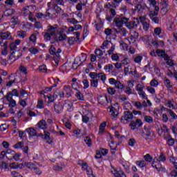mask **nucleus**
Listing matches in <instances>:
<instances>
[{"label":"nucleus","mask_w":177,"mask_h":177,"mask_svg":"<svg viewBox=\"0 0 177 177\" xmlns=\"http://www.w3.org/2000/svg\"><path fill=\"white\" fill-rule=\"evenodd\" d=\"M145 89V86L142 84H138L136 85V91L138 92H142Z\"/></svg>","instance_id":"obj_52"},{"label":"nucleus","mask_w":177,"mask_h":177,"mask_svg":"<svg viewBox=\"0 0 177 177\" xmlns=\"http://www.w3.org/2000/svg\"><path fill=\"white\" fill-rule=\"evenodd\" d=\"M17 35L19 38H25V37H27V33L25 31L19 30L17 32Z\"/></svg>","instance_id":"obj_40"},{"label":"nucleus","mask_w":177,"mask_h":177,"mask_svg":"<svg viewBox=\"0 0 177 177\" xmlns=\"http://www.w3.org/2000/svg\"><path fill=\"white\" fill-rule=\"evenodd\" d=\"M40 73H47L48 68H46V65H41L38 68Z\"/></svg>","instance_id":"obj_49"},{"label":"nucleus","mask_w":177,"mask_h":177,"mask_svg":"<svg viewBox=\"0 0 177 177\" xmlns=\"http://www.w3.org/2000/svg\"><path fill=\"white\" fill-rule=\"evenodd\" d=\"M9 82H7L6 86H10L16 82V74H11L8 76Z\"/></svg>","instance_id":"obj_16"},{"label":"nucleus","mask_w":177,"mask_h":177,"mask_svg":"<svg viewBox=\"0 0 177 177\" xmlns=\"http://www.w3.org/2000/svg\"><path fill=\"white\" fill-rule=\"evenodd\" d=\"M128 21V18L123 17H115L113 19V23L118 28H121L123 24H125Z\"/></svg>","instance_id":"obj_6"},{"label":"nucleus","mask_w":177,"mask_h":177,"mask_svg":"<svg viewBox=\"0 0 177 177\" xmlns=\"http://www.w3.org/2000/svg\"><path fill=\"white\" fill-rule=\"evenodd\" d=\"M113 68H114V66L111 64H107L104 67V70H106L108 73L113 71Z\"/></svg>","instance_id":"obj_41"},{"label":"nucleus","mask_w":177,"mask_h":177,"mask_svg":"<svg viewBox=\"0 0 177 177\" xmlns=\"http://www.w3.org/2000/svg\"><path fill=\"white\" fill-rule=\"evenodd\" d=\"M115 31L116 34H120L122 37H127V34H128V30L122 26L115 29Z\"/></svg>","instance_id":"obj_14"},{"label":"nucleus","mask_w":177,"mask_h":177,"mask_svg":"<svg viewBox=\"0 0 177 177\" xmlns=\"http://www.w3.org/2000/svg\"><path fill=\"white\" fill-rule=\"evenodd\" d=\"M21 42V39H16L15 42H12L10 44V50H17V46L20 45Z\"/></svg>","instance_id":"obj_15"},{"label":"nucleus","mask_w":177,"mask_h":177,"mask_svg":"<svg viewBox=\"0 0 177 177\" xmlns=\"http://www.w3.org/2000/svg\"><path fill=\"white\" fill-rule=\"evenodd\" d=\"M168 133L169 132V129L167 127V125L163 124L162 127H160V129H159V133Z\"/></svg>","instance_id":"obj_31"},{"label":"nucleus","mask_w":177,"mask_h":177,"mask_svg":"<svg viewBox=\"0 0 177 177\" xmlns=\"http://www.w3.org/2000/svg\"><path fill=\"white\" fill-rule=\"evenodd\" d=\"M156 54L159 57H162L164 59L168 58V54L165 53L164 50H156Z\"/></svg>","instance_id":"obj_21"},{"label":"nucleus","mask_w":177,"mask_h":177,"mask_svg":"<svg viewBox=\"0 0 177 177\" xmlns=\"http://www.w3.org/2000/svg\"><path fill=\"white\" fill-rule=\"evenodd\" d=\"M20 96H21V99H23L24 97V96H26V99H25V100H27V97H28V94H27V91H26L24 89H21L20 90Z\"/></svg>","instance_id":"obj_42"},{"label":"nucleus","mask_w":177,"mask_h":177,"mask_svg":"<svg viewBox=\"0 0 177 177\" xmlns=\"http://www.w3.org/2000/svg\"><path fill=\"white\" fill-rule=\"evenodd\" d=\"M11 95L12 96L19 97V91H17V89H13L12 92H8L6 96V99H7V100H12V97H10Z\"/></svg>","instance_id":"obj_18"},{"label":"nucleus","mask_w":177,"mask_h":177,"mask_svg":"<svg viewBox=\"0 0 177 177\" xmlns=\"http://www.w3.org/2000/svg\"><path fill=\"white\" fill-rule=\"evenodd\" d=\"M53 10H54V12L56 13V15L60 13V12H62V8L59 6H57V4H54L53 6Z\"/></svg>","instance_id":"obj_39"},{"label":"nucleus","mask_w":177,"mask_h":177,"mask_svg":"<svg viewBox=\"0 0 177 177\" xmlns=\"http://www.w3.org/2000/svg\"><path fill=\"white\" fill-rule=\"evenodd\" d=\"M24 166L28 168L29 169L35 170V165L32 162H25Z\"/></svg>","instance_id":"obj_34"},{"label":"nucleus","mask_w":177,"mask_h":177,"mask_svg":"<svg viewBox=\"0 0 177 177\" xmlns=\"http://www.w3.org/2000/svg\"><path fill=\"white\" fill-rule=\"evenodd\" d=\"M164 60H166V64H167V66H170L171 67L174 66V61L169 59V55H167V58H165Z\"/></svg>","instance_id":"obj_46"},{"label":"nucleus","mask_w":177,"mask_h":177,"mask_svg":"<svg viewBox=\"0 0 177 177\" xmlns=\"http://www.w3.org/2000/svg\"><path fill=\"white\" fill-rule=\"evenodd\" d=\"M145 120L146 122H148L149 124H151L153 121V119L151 116L146 115L145 117Z\"/></svg>","instance_id":"obj_57"},{"label":"nucleus","mask_w":177,"mask_h":177,"mask_svg":"<svg viewBox=\"0 0 177 177\" xmlns=\"http://www.w3.org/2000/svg\"><path fill=\"white\" fill-rule=\"evenodd\" d=\"M142 136L146 140H149L150 139V136H151V132L149 129H145L142 133Z\"/></svg>","instance_id":"obj_22"},{"label":"nucleus","mask_w":177,"mask_h":177,"mask_svg":"<svg viewBox=\"0 0 177 177\" xmlns=\"http://www.w3.org/2000/svg\"><path fill=\"white\" fill-rule=\"evenodd\" d=\"M97 78L101 80L103 84H104V82H106V80H107V77L106 76V74H104V73H97Z\"/></svg>","instance_id":"obj_27"},{"label":"nucleus","mask_w":177,"mask_h":177,"mask_svg":"<svg viewBox=\"0 0 177 177\" xmlns=\"http://www.w3.org/2000/svg\"><path fill=\"white\" fill-rule=\"evenodd\" d=\"M3 47L1 50V55L6 56L8 55V41H5L3 44H0Z\"/></svg>","instance_id":"obj_23"},{"label":"nucleus","mask_w":177,"mask_h":177,"mask_svg":"<svg viewBox=\"0 0 177 177\" xmlns=\"http://www.w3.org/2000/svg\"><path fill=\"white\" fill-rule=\"evenodd\" d=\"M85 5H86L85 3H78L76 5V9L77 10H82V6H85Z\"/></svg>","instance_id":"obj_63"},{"label":"nucleus","mask_w":177,"mask_h":177,"mask_svg":"<svg viewBox=\"0 0 177 177\" xmlns=\"http://www.w3.org/2000/svg\"><path fill=\"white\" fill-rule=\"evenodd\" d=\"M26 132H28L30 136H37V130H35L34 128L27 129Z\"/></svg>","instance_id":"obj_30"},{"label":"nucleus","mask_w":177,"mask_h":177,"mask_svg":"<svg viewBox=\"0 0 177 177\" xmlns=\"http://www.w3.org/2000/svg\"><path fill=\"white\" fill-rule=\"evenodd\" d=\"M166 160L167 158L164 156V153H160L159 156V160L157 158H153L152 167H153V168H156L157 171H160L161 168H162V165H161V161L164 162L165 161H166Z\"/></svg>","instance_id":"obj_2"},{"label":"nucleus","mask_w":177,"mask_h":177,"mask_svg":"<svg viewBox=\"0 0 177 177\" xmlns=\"http://www.w3.org/2000/svg\"><path fill=\"white\" fill-rule=\"evenodd\" d=\"M45 17H56L57 15L55 12V10L53 8H48L46 11Z\"/></svg>","instance_id":"obj_13"},{"label":"nucleus","mask_w":177,"mask_h":177,"mask_svg":"<svg viewBox=\"0 0 177 177\" xmlns=\"http://www.w3.org/2000/svg\"><path fill=\"white\" fill-rule=\"evenodd\" d=\"M77 164L82 167V171H86V174L89 177H95L93 176L92 169L88 166V163H86V162H84V160H79Z\"/></svg>","instance_id":"obj_5"},{"label":"nucleus","mask_w":177,"mask_h":177,"mask_svg":"<svg viewBox=\"0 0 177 177\" xmlns=\"http://www.w3.org/2000/svg\"><path fill=\"white\" fill-rule=\"evenodd\" d=\"M64 109V106L62 102H57L54 104V110L57 114H60L63 113V110Z\"/></svg>","instance_id":"obj_12"},{"label":"nucleus","mask_w":177,"mask_h":177,"mask_svg":"<svg viewBox=\"0 0 177 177\" xmlns=\"http://www.w3.org/2000/svg\"><path fill=\"white\" fill-rule=\"evenodd\" d=\"M124 24L127 28L129 30H132L139 26V20L135 21H129V18H127V21L124 22Z\"/></svg>","instance_id":"obj_8"},{"label":"nucleus","mask_w":177,"mask_h":177,"mask_svg":"<svg viewBox=\"0 0 177 177\" xmlns=\"http://www.w3.org/2000/svg\"><path fill=\"white\" fill-rule=\"evenodd\" d=\"M113 175H115V177H127L125 173L122 170H119L117 172L113 173Z\"/></svg>","instance_id":"obj_36"},{"label":"nucleus","mask_w":177,"mask_h":177,"mask_svg":"<svg viewBox=\"0 0 177 177\" xmlns=\"http://www.w3.org/2000/svg\"><path fill=\"white\" fill-rule=\"evenodd\" d=\"M54 95L56 99L58 96H59V97H64V92L60 90L55 91Z\"/></svg>","instance_id":"obj_33"},{"label":"nucleus","mask_w":177,"mask_h":177,"mask_svg":"<svg viewBox=\"0 0 177 177\" xmlns=\"http://www.w3.org/2000/svg\"><path fill=\"white\" fill-rule=\"evenodd\" d=\"M98 85H99V80L98 79L91 80V86H92L93 88H97Z\"/></svg>","instance_id":"obj_35"},{"label":"nucleus","mask_w":177,"mask_h":177,"mask_svg":"<svg viewBox=\"0 0 177 177\" xmlns=\"http://www.w3.org/2000/svg\"><path fill=\"white\" fill-rule=\"evenodd\" d=\"M55 27L52 26H48L47 32L44 34L46 41H50L52 37H53V35L55 34Z\"/></svg>","instance_id":"obj_7"},{"label":"nucleus","mask_w":177,"mask_h":177,"mask_svg":"<svg viewBox=\"0 0 177 177\" xmlns=\"http://www.w3.org/2000/svg\"><path fill=\"white\" fill-rule=\"evenodd\" d=\"M149 19L156 24H158L160 23V18L158 16V13L157 12H149Z\"/></svg>","instance_id":"obj_10"},{"label":"nucleus","mask_w":177,"mask_h":177,"mask_svg":"<svg viewBox=\"0 0 177 177\" xmlns=\"http://www.w3.org/2000/svg\"><path fill=\"white\" fill-rule=\"evenodd\" d=\"M21 55H23L21 48H18L17 50L12 51L8 58L9 62H10V64H12V63H15L16 60H18L19 58L21 57Z\"/></svg>","instance_id":"obj_4"},{"label":"nucleus","mask_w":177,"mask_h":177,"mask_svg":"<svg viewBox=\"0 0 177 177\" xmlns=\"http://www.w3.org/2000/svg\"><path fill=\"white\" fill-rule=\"evenodd\" d=\"M64 167H66L64 164H62L61 166L55 165L53 167V169L54 171H62Z\"/></svg>","instance_id":"obj_51"},{"label":"nucleus","mask_w":177,"mask_h":177,"mask_svg":"<svg viewBox=\"0 0 177 177\" xmlns=\"http://www.w3.org/2000/svg\"><path fill=\"white\" fill-rule=\"evenodd\" d=\"M163 109L165 111H167L168 114H169L170 117H171L173 120H177V115L172 110L169 109L168 108H163Z\"/></svg>","instance_id":"obj_25"},{"label":"nucleus","mask_w":177,"mask_h":177,"mask_svg":"<svg viewBox=\"0 0 177 177\" xmlns=\"http://www.w3.org/2000/svg\"><path fill=\"white\" fill-rule=\"evenodd\" d=\"M45 99H48V103H52L56 99V96L54 95L52 96V95L48 94L47 95H44Z\"/></svg>","instance_id":"obj_32"},{"label":"nucleus","mask_w":177,"mask_h":177,"mask_svg":"<svg viewBox=\"0 0 177 177\" xmlns=\"http://www.w3.org/2000/svg\"><path fill=\"white\" fill-rule=\"evenodd\" d=\"M95 53L98 59H100L103 56V51L100 48L95 49Z\"/></svg>","instance_id":"obj_38"},{"label":"nucleus","mask_w":177,"mask_h":177,"mask_svg":"<svg viewBox=\"0 0 177 177\" xmlns=\"http://www.w3.org/2000/svg\"><path fill=\"white\" fill-rule=\"evenodd\" d=\"M150 85L151 86H153V88H156V86H158V82L156 79H153L151 81Z\"/></svg>","instance_id":"obj_58"},{"label":"nucleus","mask_w":177,"mask_h":177,"mask_svg":"<svg viewBox=\"0 0 177 177\" xmlns=\"http://www.w3.org/2000/svg\"><path fill=\"white\" fill-rule=\"evenodd\" d=\"M115 86L118 89H124V84H122L119 80L116 81V82L115 83Z\"/></svg>","instance_id":"obj_48"},{"label":"nucleus","mask_w":177,"mask_h":177,"mask_svg":"<svg viewBox=\"0 0 177 177\" xmlns=\"http://www.w3.org/2000/svg\"><path fill=\"white\" fill-rule=\"evenodd\" d=\"M110 113H111L112 117H113L114 118H115V117L118 115V111H115V108L114 107H112L110 109Z\"/></svg>","instance_id":"obj_44"},{"label":"nucleus","mask_w":177,"mask_h":177,"mask_svg":"<svg viewBox=\"0 0 177 177\" xmlns=\"http://www.w3.org/2000/svg\"><path fill=\"white\" fill-rule=\"evenodd\" d=\"M128 87H126V90L124 92L127 93V95H131L132 94V88H133V82L129 80L127 82Z\"/></svg>","instance_id":"obj_17"},{"label":"nucleus","mask_w":177,"mask_h":177,"mask_svg":"<svg viewBox=\"0 0 177 177\" xmlns=\"http://www.w3.org/2000/svg\"><path fill=\"white\" fill-rule=\"evenodd\" d=\"M106 128V122H102L100 125V131L99 133L103 132L104 131V129Z\"/></svg>","instance_id":"obj_64"},{"label":"nucleus","mask_w":177,"mask_h":177,"mask_svg":"<svg viewBox=\"0 0 177 177\" xmlns=\"http://www.w3.org/2000/svg\"><path fill=\"white\" fill-rule=\"evenodd\" d=\"M23 164H19L17 162H12L10 164V167L12 169H17V168H23Z\"/></svg>","instance_id":"obj_28"},{"label":"nucleus","mask_w":177,"mask_h":177,"mask_svg":"<svg viewBox=\"0 0 177 177\" xmlns=\"http://www.w3.org/2000/svg\"><path fill=\"white\" fill-rule=\"evenodd\" d=\"M121 2H122V0H113L112 8H118Z\"/></svg>","instance_id":"obj_37"},{"label":"nucleus","mask_w":177,"mask_h":177,"mask_svg":"<svg viewBox=\"0 0 177 177\" xmlns=\"http://www.w3.org/2000/svg\"><path fill=\"white\" fill-rule=\"evenodd\" d=\"M82 63H84V62L81 60V58H80V57H77L75 59L74 63L73 64V68H78V67H80V66H81V64H82Z\"/></svg>","instance_id":"obj_20"},{"label":"nucleus","mask_w":177,"mask_h":177,"mask_svg":"<svg viewBox=\"0 0 177 177\" xmlns=\"http://www.w3.org/2000/svg\"><path fill=\"white\" fill-rule=\"evenodd\" d=\"M37 107V109H44V107H45L44 105V100H42V99L39 98L38 100Z\"/></svg>","instance_id":"obj_43"},{"label":"nucleus","mask_w":177,"mask_h":177,"mask_svg":"<svg viewBox=\"0 0 177 177\" xmlns=\"http://www.w3.org/2000/svg\"><path fill=\"white\" fill-rule=\"evenodd\" d=\"M133 120V113L131 112V111H124L123 115L120 118V121L122 124H128L130 122L129 127H131L132 131H135L138 127L140 128L142 125H143V122L140 119Z\"/></svg>","instance_id":"obj_1"},{"label":"nucleus","mask_w":177,"mask_h":177,"mask_svg":"<svg viewBox=\"0 0 177 177\" xmlns=\"http://www.w3.org/2000/svg\"><path fill=\"white\" fill-rule=\"evenodd\" d=\"M7 158H10V160H12V158H13L16 161H19V155L16 154V152H15V151L8 150L7 151Z\"/></svg>","instance_id":"obj_11"},{"label":"nucleus","mask_w":177,"mask_h":177,"mask_svg":"<svg viewBox=\"0 0 177 177\" xmlns=\"http://www.w3.org/2000/svg\"><path fill=\"white\" fill-rule=\"evenodd\" d=\"M122 66H128L129 63H131V61L129 58H124L123 60L121 61Z\"/></svg>","instance_id":"obj_56"},{"label":"nucleus","mask_w":177,"mask_h":177,"mask_svg":"<svg viewBox=\"0 0 177 177\" xmlns=\"http://www.w3.org/2000/svg\"><path fill=\"white\" fill-rule=\"evenodd\" d=\"M75 96L79 100H84V95L82 94L81 91H77L75 94Z\"/></svg>","instance_id":"obj_53"},{"label":"nucleus","mask_w":177,"mask_h":177,"mask_svg":"<svg viewBox=\"0 0 177 177\" xmlns=\"http://www.w3.org/2000/svg\"><path fill=\"white\" fill-rule=\"evenodd\" d=\"M124 42H127L129 45H131V44H135V42H136V39L131 35L130 37L124 38Z\"/></svg>","instance_id":"obj_24"},{"label":"nucleus","mask_w":177,"mask_h":177,"mask_svg":"<svg viewBox=\"0 0 177 177\" xmlns=\"http://www.w3.org/2000/svg\"><path fill=\"white\" fill-rule=\"evenodd\" d=\"M144 159L147 162H151V161H153V157H151V156H150V154H149V153L144 156Z\"/></svg>","instance_id":"obj_50"},{"label":"nucleus","mask_w":177,"mask_h":177,"mask_svg":"<svg viewBox=\"0 0 177 177\" xmlns=\"http://www.w3.org/2000/svg\"><path fill=\"white\" fill-rule=\"evenodd\" d=\"M37 127H39V128H41V129H46V128H48V124H46V122L45 120H42L38 122Z\"/></svg>","instance_id":"obj_26"},{"label":"nucleus","mask_w":177,"mask_h":177,"mask_svg":"<svg viewBox=\"0 0 177 177\" xmlns=\"http://www.w3.org/2000/svg\"><path fill=\"white\" fill-rule=\"evenodd\" d=\"M86 57H88V55L85 53H82L80 56L79 58H80V60L84 63V62H86Z\"/></svg>","instance_id":"obj_55"},{"label":"nucleus","mask_w":177,"mask_h":177,"mask_svg":"<svg viewBox=\"0 0 177 177\" xmlns=\"http://www.w3.org/2000/svg\"><path fill=\"white\" fill-rule=\"evenodd\" d=\"M84 142L86 145H87L88 147L92 146V139H91V137H85L84 138Z\"/></svg>","instance_id":"obj_45"},{"label":"nucleus","mask_w":177,"mask_h":177,"mask_svg":"<svg viewBox=\"0 0 177 177\" xmlns=\"http://www.w3.org/2000/svg\"><path fill=\"white\" fill-rule=\"evenodd\" d=\"M145 20V19L144 17H140V21L142 24L143 29L145 31H147V30H149V28L150 27V24H149V23L146 22Z\"/></svg>","instance_id":"obj_19"},{"label":"nucleus","mask_w":177,"mask_h":177,"mask_svg":"<svg viewBox=\"0 0 177 177\" xmlns=\"http://www.w3.org/2000/svg\"><path fill=\"white\" fill-rule=\"evenodd\" d=\"M138 95L140 96V97H142V99L147 100V95H146V93L144 91H139Z\"/></svg>","instance_id":"obj_54"},{"label":"nucleus","mask_w":177,"mask_h":177,"mask_svg":"<svg viewBox=\"0 0 177 177\" xmlns=\"http://www.w3.org/2000/svg\"><path fill=\"white\" fill-rule=\"evenodd\" d=\"M136 164L138 165V167H140V168H143V167H145L146 165V162L145 160H140L138 161Z\"/></svg>","instance_id":"obj_62"},{"label":"nucleus","mask_w":177,"mask_h":177,"mask_svg":"<svg viewBox=\"0 0 177 177\" xmlns=\"http://www.w3.org/2000/svg\"><path fill=\"white\" fill-rule=\"evenodd\" d=\"M67 38V35L66 34H59V36L57 37H56L55 39V40L56 41V42H59L61 41H66V39Z\"/></svg>","instance_id":"obj_29"},{"label":"nucleus","mask_w":177,"mask_h":177,"mask_svg":"<svg viewBox=\"0 0 177 177\" xmlns=\"http://www.w3.org/2000/svg\"><path fill=\"white\" fill-rule=\"evenodd\" d=\"M136 145V140L133 138H131L129 140V146H131V147H133Z\"/></svg>","instance_id":"obj_59"},{"label":"nucleus","mask_w":177,"mask_h":177,"mask_svg":"<svg viewBox=\"0 0 177 177\" xmlns=\"http://www.w3.org/2000/svg\"><path fill=\"white\" fill-rule=\"evenodd\" d=\"M107 91L109 95H115V92H116L115 88L113 87H109L107 88Z\"/></svg>","instance_id":"obj_60"},{"label":"nucleus","mask_w":177,"mask_h":177,"mask_svg":"<svg viewBox=\"0 0 177 177\" xmlns=\"http://www.w3.org/2000/svg\"><path fill=\"white\" fill-rule=\"evenodd\" d=\"M164 82H165V85L167 86V88H172V86L171 85V81H169L168 79L165 78Z\"/></svg>","instance_id":"obj_61"},{"label":"nucleus","mask_w":177,"mask_h":177,"mask_svg":"<svg viewBox=\"0 0 177 177\" xmlns=\"http://www.w3.org/2000/svg\"><path fill=\"white\" fill-rule=\"evenodd\" d=\"M49 52L50 55H53L54 61L57 66V64H59V60H60V53H62V50L60 48L56 50V48L51 46L49 49Z\"/></svg>","instance_id":"obj_3"},{"label":"nucleus","mask_w":177,"mask_h":177,"mask_svg":"<svg viewBox=\"0 0 177 177\" xmlns=\"http://www.w3.org/2000/svg\"><path fill=\"white\" fill-rule=\"evenodd\" d=\"M65 104L68 109V111L73 110V102L71 101H67Z\"/></svg>","instance_id":"obj_47"},{"label":"nucleus","mask_w":177,"mask_h":177,"mask_svg":"<svg viewBox=\"0 0 177 177\" xmlns=\"http://www.w3.org/2000/svg\"><path fill=\"white\" fill-rule=\"evenodd\" d=\"M12 35L10 32H0V45L3 44V39H11Z\"/></svg>","instance_id":"obj_9"}]
</instances>
